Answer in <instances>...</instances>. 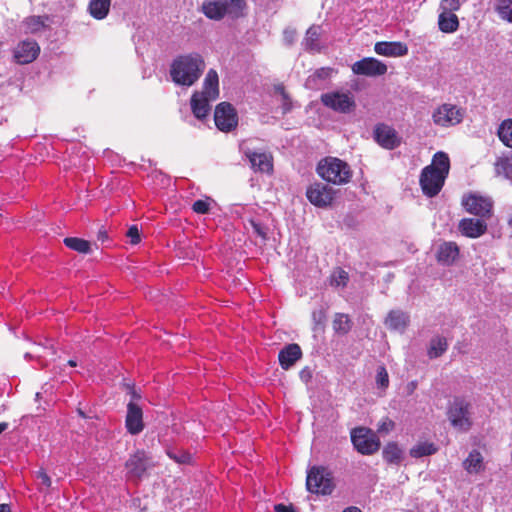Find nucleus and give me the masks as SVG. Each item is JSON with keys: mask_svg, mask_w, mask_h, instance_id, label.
I'll list each match as a JSON object with an SVG mask.
<instances>
[{"mask_svg": "<svg viewBox=\"0 0 512 512\" xmlns=\"http://www.w3.org/2000/svg\"><path fill=\"white\" fill-rule=\"evenodd\" d=\"M450 171V159L443 151L436 152L429 165L420 173L419 185L423 194L429 198L437 196L442 190Z\"/></svg>", "mask_w": 512, "mask_h": 512, "instance_id": "obj_1", "label": "nucleus"}, {"mask_svg": "<svg viewBox=\"0 0 512 512\" xmlns=\"http://www.w3.org/2000/svg\"><path fill=\"white\" fill-rule=\"evenodd\" d=\"M205 66L203 57L197 52L180 55L173 60L170 75L176 84L192 86L201 77Z\"/></svg>", "mask_w": 512, "mask_h": 512, "instance_id": "obj_2", "label": "nucleus"}, {"mask_svg": "<svg viewBox=\"0 0 512 512\" xmlns=\"http://www.w3.org/2000/svg\"><path fill=\"white\" fill-rule=\"evenodd\" d=\"M245 8L244 0H208L202 4L204 15L215 21L223 19L226 15L233 19L243 17Z\"/></svg>", "mask_w": 512, "mask_h": 512, "instance_id": "obj_3", "label": "nucleus"}, {"mask_svg": "<svg viewBox=\"0 0 512 512\" xmlns=\"http://www.w3.org/2000/svg\"><path fill=\"white\" fill-rule=\"evenodd\" d=\"M317 173L322 179L335 185L347 184L352 178L350 166L336 157L321 160L317 166Z\"/></svg>", "mask_w": 512, "mask_h": 512, "instance_id": "obj_4", "label": "nucleus"}, {"mask_svg": "<svg viewBox=\"0 0 512 512\" xmlns=\"http://www.w3.org/2000/svg\"><path fill=\"white\" fill-rule=\"evenodd\" d=\"M306 488L314 494L330 495L334 489L332 474L325 467H311L306 477Z\"/></svg>", "mask_w": 512, "mask_h": 512, "instance_id": "obj_5", "label": "nucleus"}, {"mask_svg": "<svg viewBox=\"0 0 512 512\" xmlns=\"http://www.w3.org/2000/svg\"><path fill=\"white\" fill-rule=\"evenodd\" d=\"M471 405L463 397H455L451 402L447 416L451 425L459 431H468L472 426Z\"/></svg>", "mask_w": 512, "mask_h": 512, "instance_id": "obj_6", "label": "nucleus"}, {"mask_svg": "<svg viewBox=\"0 0 512 512\" xmlns=\"http://www.w3.org/2000/svg\"><path fill=\"white\" fill-rule=\"evenodd\" d=\"M354 448L362 455H372L380 448L379 438L368 428L357 427L351 431Z\"/></svg>", "mask_w": 512, "mask_h": 512, "instance_id": "obj_7", "label": "nucleus"}, {"mask_svg": "<svg viewBox=\"0 0 512 512\" xmlns=\"http://www.w3.org/2000/svg\"><path fill=\"white\" fill-rule=\"evenodd\" d=\"M337 190L327 184L316 182L306 190V197L311 204L319 208H326L333 204Z\"/></svg>", "mask_w": 512, "mask_h": 512, "instance_id": "obj_8", "label": "nucleus"}, {"mask_svg": "<svg viewBox=\"0 0 512 512\" xmlns=\"http://www.w3.org/2000/svg\"><path fill=\"white\" fill-rule=\"evenodd\" d=\"M216 127L222 132H231L238 125V114L229 102L219 103L214 111Z\"/></svg>", "mask_w": 512, "mask_h": 512, "instance_id": "obj_9", "label": "nucleus"}, {"mask_svg": "<svg viewBox=\"0 0 512 512\" xmlns=\"http://www.w3.org/2000/svg\"><path fill=\"white\" fill-rule=\"evenodd\" d=\"M432 120L437 126H455L462 122L463 112L456 105L444 103L433 111Z\"/></svg>", "mask_w": 512, "mask_h": 512, "instance_id": "obj_10", "label": "nucleus"}, {"mask_svg": "<svg viewBox=\"0 0 512 512\" xmlns=\"http://www.w3.org/2000/svg\"><path fill=\"white\" fill-rule=\"evenodd\" d=\"M151 466L150 458L146 452L144 450H137L134 454L130 455L125 463L127 477L139 481L146 475L147 470Z\"/></svg>", "mask_w": 512, "mask_h": 512, "instance_id": "obj_11", "label": "nucleus"}, {"mask_svg": "<svg viewBox=\"0 0 512 512\" xmlns=\"http://www.w3.org/2000/svg\"><path fill=\"white\" fill-rule=\"evenodd\" d=\"M321 101L326 107L340 113H349L356 106L354 97L350 93H324L321 95Z\"/></svg>", "mask_w": 512, "mask_h": 512, "instance_id": "obj_12", "label": "nucleus"}, {"mask_svg": "<svg viewBox=\"0 0 512 512\" xmlns=\"http://www.w3.org/2000/svg\"><path fill=\"white\" fill-rule=\"evenodd\" d=\"M462 205L468 213L481 218H489L493 207V203L488 197L477 194H469L464 197Z\"/></svg>", "mask_w": 512, "mask_h": 512, "instance_id": "obj_13", "label": "nucleus"}, {"mask_svg": "<svg viewBox=\"0 0 512 512\" xmlns=\"http://www.w3.org/2000/svg\"><path fill=\"white\" fill-rule=\"evenodd\" d=\"M351 69L356 75L377 77L386 74L388 68L385 63L374 57H365L356 61Z\"/></svg>", "mask_w": 512, "mask_h": 512, "instance_id": "obj_14", "label": "nucleus"}, {"mask_svg": "<svg viewBox=\"0 0 512 512\" xmlns=\"http://www.w3.org/2000/svg\"><path fill=\"white\" fill-rule=\"evenodd\" d=\"M244 155L249 160L250 166L254 172L271 174L273 172V156L266 151H253L245 149Z\"/></svg>", "mask_w": 512, "mask_h": 512, "instance_id": "obj_15", "label": "nucleus"}, {"mask_svg": "<svg viewBox=\"0 0 512 512\" xmlns=\"http://www.w3.org/2000/svg\"><path fill=\"white\" fill-rule=\"evenodd\" d=\"M374 140L383 148L393 150L401 143L397 131L384 123H379L373 131Z\"/></svg>", "mask_w": 512, "mask_h": 512, "instance_id": "obj_16", "label": "nucleus"}, {"mask_svg": "<svg viewBox=\"0 0 512 512\" xmlns=\"http://www.w3.org/2000/svg\"><path fill=\"white\" fill-rule=\"evenodd\" d=\"M40 53V47L36 41H22L14 49V59L18 64L33 62Z\"/></svg>", "mask_w": 512, "mask_h": 512, "instance_id": "obj_17", "label": "nucleus"}, {"mask_svg": "<svg viewBox=\"0 0 512 512\" xmlns=\"http://www.w3.org/2000/svg\"><path fill=\"white\" fill-rule=\"evenodd\" d=\"M125 425L127 431L132 435H137L144 429L142 409L133 401L127 404Z\"/></svg>", "mask_w": 512, "mask_h": 512, "instance_id": "obj_18", "label": "nucleus"}, {"mask_svg": "<svg viewBox=\"0 0 512 512\" xmlns=\"http://www.w3.org/2000/svg\"><path fill=\"white\" fill-rule=\"evenodd\" d=\"M462 235L469 238H478L487 231V224L483 219L463 218L458 225Z\"/></svg>", "mask_w": 512, "mask_h": 512, "instance_id": "obj_19", "label": "nucleus"}, {"mask_svg": "<svg viewBox=\"0 0 512 512\" xmlns=\"http://www.w3.org/2000/svg\"><path fill=\"white\" fill-rule=\"evenodd\" d=\"M374 51L382 56L401 57L408 54V47L400 41H379L375 43Z\"/></svg>", "mask_w": 512, "mask_h": 512, "instance_id": "obj_20", "label": "nucleus"}, {"mask_svg": "<svg viewBox=\"0 0 512 512\" xmlns=\"http://www.w3.org/2000/svg\"><path fill=\"white\" fill-rule=\"evenodd\" d=\"M302 357V350L296 343L286 345L280 350L278 360L281 368L288 370Z\"/></svg>", "mask_w": 512, "mask_h": 512, "instance_id": "obj_21", "label": "nucleus"}, {"mask_svg": "<svg viewBox=\"0 0 512 512\" xmlns=\"http://www.w3.org/2000/svg\"><path fill=\"white\" fill-rule=\"evenodd\" d=\"M459 247L455 242L442 243L437 251V261L443 265H452L459 257Z\"/></svg>", "mask_w": 512, "mask_h": 512, "instance_id": "obj_22", "label": "nucleus"}, {"mask_svg": "<svg viewBox=\"0 0 512 512\" xmlns=\"http://www.w3.org/2000/svg\"><path fill=\"white\" fill-rule=\"evenodd\" d=\"M213 101L207 96L195 92L191 97V109L197 119H204L210 112L209 102Z\"/></svg>", "mask_w": 512, "mask_h": 512, "instance_id": "obj_23", "label": "nucleus"}, {"mask_svg": "<svg viewBox=\"0 0 512 512\" xmlns=\"http://www.w3.org/2000/svg\"><path fill=\"white\" fill-rule=\"evenodd\" d=\"M384 323L388 329L402 332L409 324V316L403 311L391 310Z\"/></svg>", "mask_w": 512, "mask_h": 512, "instance_id": "obj_24", "label": "nucleus"}, {"mask_svg": "<svg viewBox=\"0 0 512 512\" xmlns=\"http://www.w3.org/2000/svg\"><path fill=\"white\" fill-rule=\"evenodd\" d=\"M200 94L216 100L219 97V78L214 69H210L204 79L203 89Z\"/></svg>", "mask_w": 512, "mask_h": 512, "instance_id": "obj_25", "label": "nucleus"}, {"mask_svg": "<svg viewBox=\"0 0 512 512\" xmlns=\"http://www.w3.org/2000/svg\"><path fill=\"white\" fill-rule=\"evenodd\" d=\"M320 36H321V27L319 25H312L310 26L305 34V37L303 39V45L305 47V50L308 52H320L321 46H320Z\"/></svg>", "mask_w": 512, "mask_h": 512, "instance_id": "obj_26", "label": "nucleus"}, {"mask_svg": "<svg viewBox=\"0 0 512 512\" xmlns=\"http://www.w3.org/2000/svg\"><path fill=\"white\" fill-rule=\"evenodd\" d=\"M463 468L469 474H478L485 470L484 458L482 454L474 449L472 450L466 459L463 461Z\"/></svg>", "mask_w": 512, "mask_h": 512, "instance_id": "obj_27", "label": "nucleus"}, {"mask_svg": "<svg viewBox=\"0 0 512 512\" xmlns=\"http://www.w3.org/2000/svg\"><path fill=\"white\" fill-rule=\"evenodd\" d=\"M439 30L443 33H453L459 28V20L455 13L443 11L438 16Z\"/></svg>", "mask_w": 512, "mask_h": 512, "instance_id": "obj_28", "label": "nucleus"}, {"mask_svg": "<svg viewBox=\"0 0 512 512\" xmlns=\"http://www.w3.org/2000/svg\"><path fill=\"white\" fill-rule=\"evenodd\" d=\"M383 459L388 464L400 465L403 460V451L396 442H388L382 451Z\"/></svg>", "mask_w": 512, "mask_h": 512, "instance_id": "obj_29", "label": "nucleus"}, {"mask_svg": "<svg viewBox=\"0 0 512 512\" xmlns=\"http://www.w3.org/2000/svg\"><path fill=\"white\" fill-rule=\"evenodd\" d=\"M495 173L506 179L512 178V154L498 157L494 163Z\"/></svg>", "mask_w": 512, "mask_h": 512, "instance_id": "obj_30", "label": "nucleus"}, {"mask_svg": "<svg viewBox=\"0 0 512 512\" xmlns=\"http://www.w3.org/2000/svg\"><path fill=\"white\" fill-rule=\"evenodd\" d=\"M111 0H91L89 3V12L97 20L104 19L110 8Z\"/></svg>", "mask_w": 512, "mask_h": 512, "instance_id": "obj_31", "label": "nucleus"}, {"mask_svg": "<svg viewBox=\"0 0 512 512\" xmlns=\"http://www.w3.org/2000/svg\"><path fill=\"white\" fill-rule=\"evenodd\" d=\"M438 451V447L432 442H419L415 446H413L409 454L413 458H421L424 456H430L435 454Z\"/></svg>", "mask_w": 512, "mask_h": 512, "instance_id": "obj_32", "label": "nucleus"}, {"mask_svg": "<svg viewBox=\"0 0 512 512\" xmlns=\"http://www.w3.org/2000/svg\"><path fill=\"white\" fill-rule=\"evenodd\" d=\"M497 136L504 146L512 148V118L505 119L499 124Z\"/></svg>", "mask_w": 512, "mask_h": 512, "instance_id": "obj_33", "label": "nucleus"}, {"mask_svg": "<svg viewBox=\"0 0 512 512\" xmlns=\"http://www.w3.org/2000/svg\"><path fill=\"white\" fill-rule=\"evenodd\" d=\"M333 330L337 334L346 335L352 328V321L344 313H336L333 319Z\"/></svg>", "mask_w": 512, "mask_h": 512, "instance_id": "obj_34", "label": "nucleus"}, {"mask_svg": "<svg viewBox=\"0 0 512 512\" xmlns=\"http://www.w3.org/2000/svg\"><path fill=\"white\" fill-rule=\"evenodd\" d=\"M66 247L78 253L87 254L91 251V244L89 241L78 237H66L63 240Z\"/></svg>", "mask_w": 512, "mask_h": 512, "instance_id": "obj_35", "label": "nucleus"}, {"mask_svg": "<svg viewBox=\"0 0 512 512\" xmlns=\"http://www.w3.org/2000/svg\"><path fill=\"white\" fill-rule=\"evenodd\" d=\"M447 348H448V343H447L446 338L439 337V336L435 337L430 342V347L428 349V356L431 359L438 358L443 353H445Z\"/></svg>", "mask_w": 512, "mask_h": 512, "instance_id": "obj_36", "label": "nucleus"}, {"mask_svg": "<svg viewBox=\"0 0 512 512\" xmlns=\"http://www.w3.org/2000/svg\"><path fill=\"white\" fill-rule=\"evenodd\" d=\"M495 10L501 19L512 23V0H498Z\"/></svg>", "mask_w": 512, "mask_h": 512, "instance_id": "obj_37", "label": "nucleus"}, {"mask_svg": "<svg viewBox=\"0 0 512 512\" xmlns=\"http://www.w3.org/2000/svg\"><path fill=\"white\" fill-rule=\"evenodd\" d=\"M348 280V273L342 268H337L330 277V285L335 287H345L348 283Z\"/></svg>", "mask_w": 512, "mask_h": 512, "instance_id": "obj_38", "label": "nucleus"}, {"mask_svg": "<svg viewBox=\"0 0 512 512\" xmlns=\"http://www.w3.org/2000/svg\"><path fill=\"white\" fill-rule=\"evenodd\" d=\"M376 383L379 388L383 389L389 386V376L384 366H380L377 370Z\"/></svg>", "mask_w": 512, "mask_h": 512, "instance_id": "obj_39", "label": "nucleus"}, {"mask_svg": "<svg viewBox=\"0 0 512 512\" xmlns=\"http://www.w3.org/2000/svg\"><path fill=\"white\" fill-rule=\"evenodd\" d=\"M395 428V423L389 417L382 418L377 425V432L380 434H388Z\"/></svg>", "mask_w": 512, "mask_h": 512, "instance_id": "obj_40", "label": "nucleus"}, {"mask_svg": "<svg viewBox=\"0 0 512 512\" xmlns=\"http://www.w3.org/2000/svg\"><path fill=\"white\" fill-rule=\"evenodd\" d=\"M275 90L277 93H279L281 96H282V99H283V112L286 113L288 111L291 110V107H292V103H291V100L289 98V95L288 93L286 92L285 90V87L283 85H278L275 87Z\"/></svg>", "mask_w": 512, "mask_h": 512, "instance_id": "obj_41", "label": "nucleus"}, {"mask_svg": "<svg viewBox=\"0 0 512 512\" xmlns=\"http://www.w3.org/2000/svg\"><path fill=\"white\" fill-rule=\"evenodd\" d=\"M192 210L197 214H207L210 210V202L209 199L206 200H196L192 205Z\"/></svg>", "mask_w": 512, "mask_h": 512, "instance_id": "obj_42", "label": "nucleus"}, {"mask_svg": "<svg viewBox=\"0 0 512 512\" xmlns=\"http://www.w3.org/2000/svg\"><path fill=\"white\" fill-rule=\"evenodd\" d=\"M460 7V0H442L440 4L441 10L453 13L458 11Z\"/></svg>", "mask_w": 512, "mask_h": 512, "instance_id": "obj_43", "label": "nucleus"}, {"mask_svg": "<svg viewBox=\"0 0 512 512\" xmlns=\"http://www.w3.org/2000/svg\"><path fill=\"white\" fill-rule=\"evenodd\" d=\"M126 236L130 239L132 245H136L141 241L139 229L136 225H132L126 232Z\"/></svg>", "mask_w": 512, "mask_h": 512, "instance_id": "obj_44", "label": "nucleus"}, {"mask_svg": "<svg viewBox=\"0 0 512 512\" xmlns=\"http://www.w3.org/2000/svg\"><path fill=\"white\" fill-rule=\"evenodd\" d=\"M26 24L31 28L32 31H36L39 29V27L44 26V23L39 16H32L27 18Z\"/></svg>", "mask_w": 512, "mask_h": 512, "instance_id": "obj_45", "label": "nucleus"}, {"mask_svg": "<svg viewBox=\"0 0 512 512\" xmlns=\"http://www.w3.org/2000/svg\"><path fill=\"white\" fill-rule=\"evenodd\" d=\"M37 478L40 480L41 484L45 486L47 489L51 487L52 481L49 475L46 473L44 469H40L37 472Z\"/></svg>", "mask_w": 512, "mask_h": 512, "instance_id": "obj_46", "label": "nucleus"}, {"mask_svg": "<svg viewBox=\"0 0 512 512\" xmlns=\"http://www.w3.org/2000/svg\"><path fill=\"white\" fill-rule=\"evenodd\" d=\"M284 41L288 45H292L296 38V31L294 29H286L283 33Z\"/></svg>", "mask_w": 512, "mask_h": 512, "instance_id": "obj_47", "label": "nucleus"}, {"mask_svg": "<svg viewBox=\"0 0 512 512\" xmlns=\"http://www.w3.org/2000/svg\"><path fill=\"white\" fill-rule=\"evenodd\" d=\"M168 456L178 463H187L190 460V455L186 453H182L178 456L172 452H168Z\"/></svg>", "mask_w": 512, "mask_h": 512, "instance_id": "obj_48", "label": "nucleus"}, {"mask_svg": "<svg viewBox=\"0 0 512 512\" xmlns=\"http://www.w3.org/2000/svg\"><path fill=\"white\" fill-rule=\"evenodd\" d=\"M274 511L275 512H296L292 504L285 505L283 503L276 504L274 506Z\"/></svg>", "mask_w": 512, "mask_h": 512, "instance_id": "obj_49", "label": "nucleus"}, {"mask_svg": "<svg viewBox=\"0 0 512 512\" xmlns=\"http://www.w3.org/2000/svg\"><path fill=\"white\" fill-rule=\"evenodd\" d=\"M252 227L255 233H257L261 238H266V232L263 230L262 226L259 223L252 221Z\"/></svg>", "mask_w": 512, "mask_h": 512, "instance_id": "obj_50", "label": "nucleus"}, {"mask_svg": "<svg viewBox=\"0 0 512 512\" xmlns=\"http://www.w3.org/2000/svg\"><path fill=\"white\" fill-rule=\"evenodd\" d=\"M97 239L101 242L108 240V233L104 227H101L97 232Z\"/></svg>", "mask_w": 512, "mask_h": 512, "instance_id": "obj_51", "label": "nucleus"}, {"mask_svg": "<svg viewBox=\"0 0 512 512\" xmlns=\"http://www.w3.org/2000/svg\"><path fill=\"white\" fill-rule=\"evenodd\" d=\"M300 377H301V379L308 382L312 377L311 371L308 368L301 370Z\"/></svg>", "mask_w": 512, "mask_h": 512, "instance_id": "obj_52", "label": "nucleus"}, {"mask_svg": "<svg viewBox=\"0 0 512 512\" xmlns=\"http://www.w3.org/2000/svg\"><path fill=\"white\" fill-rule=\"evenodd\" d=\"M416 387H417V382H416V381H412V382H410V383L408 384V386H407V388H408V393H409V394H412V393L415 391Z\"/></svg>", "mask_w": 512, "mask_h": 512, "instance_id": "obj_53", "label": "nucleus"}, {"mask_svg": "<svg viewBox=\"0 0 512 512\" xmlns=\"http://www.w3.org/2000/svg\"><path fill=\"white\" fill-rule=\"evenodd\" d=\"M342 512H362L358 507L350 506L344 509Z\"/></svg>", "mask_w": 512, "mask_h": 512, "instance_id": "obj_54", "label": "nucleus"}, {"mask_svg": "<svg viewBox=\"0 0 512 512\" xmlns=\"http://www.w3.org/2000/svg\"><path fill=\"white\" fill-rule=\"evenodd\" d=\"M0 512H11V508L8 504H0Z\"/></svg>", "mask_w": 512, "mask_h": 512, "instance_id": "obj_55", "label": "nucleus"}, {"mask_svg": "<svg viewBox=\"0 0 512 512\" xmlns=\"http://www.w3.org/2000/svg\"><path fill=\"white\" fill-rule=\"evenodd\" d=\"M130 393L133 399H139L140 395L135 391L134 388H130Z\"/></svg>", "mask_w": 512, "mask_h": 512, "instance_id": "obj_56", "label": "nucleus"}, {"mask_svg": "<svg viewBox=\"0 0 512 512\" xmlns=\"http://www.w3.org/2000/svg\"><path fill=\"white\" fill-rule=\"evenodd\" d=\"M8 428L7 422H0V434Z\"/></svg>", "mask_w": 512, "mask_h": 512, "instance_id": "obj_57", "label": "nucleus"}, {"mask_svg": "<svg viewBox=\"0 0 512 512\" xmlns=\"http://www.w3.org/2000/svg\"><path fill=\"white\" fill-rule=\"evenodd\" d=\"M67 364L71 367H76L77 366V362L73 359H70L68 360Z\"/></svg>", "mask_w": 512, "mask_h": 512, "instance_id": "obj_58", "label": "nucleus"}, {"mask_svg": "<svg viewBox=\"0 0 512 512\" xmlns=\"http://www.w3.org/2000/svg\"><path fill=\"white\" fill-rule=\"evenodd\" d=\"M323 319H325V312L319 311V320H323Z\"/></svg>", "mask_w": 512, "mask_h": 512, "instance_id": "obj_59", "label": "nucleus"}, {"mask_svg": "<svg viewBox=\"0 0 512 512\" xmlns=\"http://www.w3.org/2000/svg\"><path fill=\"white\" fill-rule=\"evenodd\" d=\"M78 413H79V415H80L81 417H83V418H85V417H86V416H85V414H84V412H83L82 410H80V409H79V410H78Z\"/></svg>", "mask_w": 512, "mask_h": 512, "instance_id": "obj_60", "label": "nucleus"}, {"mask_svg": "<svg viewBox=\"0 0 512 512\" xmlns=\"http://www.w3.org/2000/svg\"><path fill=\"white\" fill-rule=\"evenodd\" d=\"M508 225H509V227H511V228H512V216H511V217L509 218V220H508Z\"/></svg>", "mask_w": 512, "mask_h": 512, "instance_id": "obj_61", "label": "nucleus"}]
</instances>
